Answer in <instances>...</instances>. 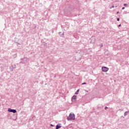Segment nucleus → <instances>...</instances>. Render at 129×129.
<instances>
[{"label":"nucleus","instance_id":"1","mask_svg":"<svg viewBox=\"0 0 129 129\" xmlns=\"http://www.w3.org/2000/svg\"><path fill=\"white\" fill-rule=\"evenodd\" d=\"M67 119L68 120H74L75 119V115L73 113H71Z\"/></svg>","mask_w":129,"mask_h":129},{"label":"nucleus","instance_id":"2","mask_svg":"<svg viewBox=\"0 0 129 129\" xmlns=\"http://www.w3.org/2000/svg\"><path fill=\"white\" fill-rule=\"evenodd\" d=\"M27 62H29V58L27 57H25L21 58L20 62L22 63V64H26Z\"/></svg>","mask_w":129,"mask_h":129},{"label":"nucleus","instance_id":"3","mask_svg":"<svg viewBox=\"0 0 129 129\" xmlns=\"http://www.w3.org/2000/svg\"><path fill=\"white\" fill-rule=\"evenodd\" d=\"M101 70L103 72L106 73L109 70V69L106 67H102L101 68Z\"/></svg>","mask_w":129,"mask_h":129},{"label":"nucleus","instance_id":"4","mask_svg":"<svg viewBox=\"0 0 129 129\" xmlns=\"http://www.w3.org/2000/svg\"><path fill=\"white\" fill-rule=\"evenodd\" d=\"M8 111L9 112H12L13 113H16V112H17V110L9 108Z\"/></svg>","mask_w":129,"mask_h":129},{"label":"nucleus","instance_id":"5","mask_svg":"<svg viewBox=\"0 0 129 129\" xmlns=\"http://www.w3.org/2000/svg\"><path fill=\"white\" fill-rule=\"evenodd\" d=\"M76 99H77V96L76 95H74L71 98V100L72 102H74V101H76Z\"/></svg>","mask_w":129,"mask_h":129},{"label":"nucleus","instance_id":"6","mask_svg":"<svg viewBox=\"0 0 129 129\" xmlns=\"http://www.w3.org/2000/svg\"><path fill=\"white\" fill-rule=\"evenodd\" d=\"M91 44H94L95 43V37L93 36L91 38Z\"/></svg>","mask_w":129,"mask_h":129},{"label":"nucleus","instance_id":"7","mask_svg":"<svg viewBox=\"0 0 129 129\" xmlns=\"http://www.w3.org/2000/svg\"><path fill=\"white\" fill-rule=\"evenodd\" d=\"M58 34H59L60 37H61L62 38H63V37H64V32H63L62 33V34H61V32H59Z\"/></svg>","mask_w":129,"mask_h":129},{"label":"nucleus","instance_id":"8","mask_svg":"<svg viewBox=\"0 0 129 129\" xmlns=\"http://www.w3.org/2000/svg\"><path fill=\"white\" fill-rule=\"evenodd\" d=\"M129 113V111H126L124 113V116H126V115H127V114H128Z\"/></svg>","mask_w":129,"mask_h":129},{"label":"nucleus","instance_id":"9","mask_svg":"<svg viewBox=\"0 0 129 129\" xmlns=\"http://www.w3.org/2000/svg\"><path fill=\"white\" fill-rule=\"evenodd\" d=\"M59 128H61V125L57 124L56 126V129H59Z\"/></svg>","mask_w":129,"mask_h":129},{"label":"nucleus","instance_id":"10","mask_svg":"<svg viewBox=\"0 0 129 129\" xmlns=\"http://www.w3.org/2000/svg\"><path fill=\"white\" fill-rule=\"evenodd\" d=\"M80 91V90L79 89H78L77 91L75 92V94H76V95H77L79 93Z\"/></svg>","mask_w":129,"mask_h":129},{"label":"nucleus","instance_id":"11","mask_svg":"<svg viewBox=\"0 0 129 129\" xmlns=\"http://www.w3.org/2000/svg\"><path fill=\"white\" fill-rule=\"evenodd\" d=\"M123 6H124V7H127V4H123Z\"/></svg>","mask_w":129,"mask_h":129},{"label":"nucleus","instance_id":"12","mask_svg":"<svg viewBox=\"0 0 129 129\" xmlns=\"http://www.w3.org/2000/svg\"><path fill=\"white\" fill-rule=\"evenodd\" d=\"M14 58H17V54H14L13 55Z\"/></svg>","mask_w":129,"mask_h":129},{"label":"nucleus","instance_id":"13","mask_svg":"<svg viewBox=\"0 0 129 129\" xmlns=\"http://www.w3.org/2000/svg\"><path fill=\"white\" fill-rule=\"evenodd\" d=\"M12 67H13V68H16V65H13Z\"/></svg>","mask_w":129,"mask_h":129},{"label":"nucleus","instance_id":"14","mask_svg":"<svg viewBox=\"0 0 129 129\" xmlns=\"http://www.w3.org/2000/svg\"><path fill=\"white\" fill-rule=\"evenodd\" d=\"M84 84H86V83H83L82 84V85H84Z\"/></svg>","mask_w":129,"mask_h":129},{"label":"nucleus","instance_id":"15","mask_svg":"<svg viewBox=\"0 0 129 129\" xmlns=\"http://www.w3.org/2000/svg\"><path fill=\"white\" fill-rule=\"evenodd\" d=\"M117 21H119V18H117Z\"/></svg>","mask_w":129,"mask_h":129},{"label":"nucleus","instance_id":"16","mask_svg":"<svg viewBox=\"0 0 129 129\" xmlns=\"http://www.w3.org/2000/svg\"><path fill=\"white\" fill-rule=\"evenodd\" d=\"M125 8L124 7H122V10H124Z\"/></svg>","mask_w":129,"mask_h":129},{"label":"nucleus","instance_id":"17","mask_svg":"<svg viewBox=\"0 0 129 129\" xmlns=\"http://www.w3.org/2000/svg\"><path fill=\"white\" fill-rule=\"evenodd\" d=\"M105 109H107V107H105Z\"/></svg>","mask_w":129,"mask_h":129},{"label":"nucleus","instance_id":"18","mask_svg":"<svg viewBox=\"0 0 129 129\" xmlns=\"http://www.w3.org/2000/svg\"><path fill=\"white\" fill-rule=\"evenodd\" d=\"M51 126H54V125L53 124H50Z\"/></svg>","mask_w":129,"mask_h":129},{"label":"nucleus","instance_id":"19","mask_svg":"<svg viewBox=\"0 0 129 129\" xmlns=\"http://www.w3.org/2000/svg\"><path fill=\"white\" fill-rule=\"evenodd\" d=\"M120 26H121V25L120 24V25H118V27H120Z\"/></svg>","mask_w":129,"mask_h":129},{"label":"nucleus","instance_id":"20","mask_svg":"<svg viewBox=\"0 0 129 129\" xmlns=\"http://www.w3.org/2000/svg\"><path fill=\"white\" fill-rule=\"evenodd\" d=\"M112 8H114V6H112Z\"/></svg>","mask_w":129,"mask_h":129},{"label":"nucleus","instance_id":"21","mask_svg":"<svg viewBox=\"0 0 129 129\" xmlns=\"http://www.w3.org/2000/svg\"><path fill=\"white\" fill-rule=\"evenodd\" d=\"M119 12H117V14H119Z\"/></svg>","mask_w":129,"mask_h":129},{"label":"nucleus","instance_id":"22","mask_svg":"<svg viewBox=\"0 0 129 129\" xmlns=\"http://www.w3.org/2000/svg\"><path fill=\"white\" fill-rule=\"evenodd\" d=\"M86 92H88V91H86Z\"/></svg>","mask_w":129,"mask_h":129},{"label":"nucleus","instance_id":"23","mask_svg":"<svg viewBox=\"0 0 129 129\" xmlns=\"http://www.w3.org/2000/svg\"><path fill=\"white\" fill-rule=\"evenodd\" d=\"M111 8H112L111 7L110 8V9H111Z\"/></svg>","mask_w":129,"mask_h":129}]
</instances>
